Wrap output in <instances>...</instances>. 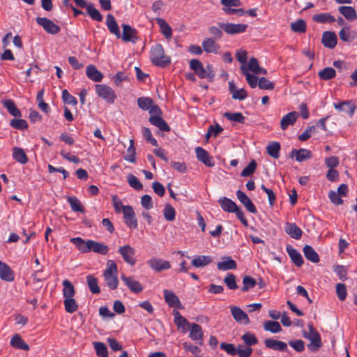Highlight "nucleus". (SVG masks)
<instances>
[{"label":"nucleus","mask_w":357,"mask_h":357,"mask_svg":"<svg viewBox=\"0 0 357 357\" xmlns=\"http://www.w3.org/2000/svg\"><path fill=\"white\" fill-rule=\"evenodd\" d=\"M236 196L239 202L245 207L248 211L253 214L257 213V210L256 206L245 192L238 190L236 192Z\"/></svg>","instance_id":"13"},{"label":"nucleus","mask_w":357,"mask_h":357,"mask_svg":"<svg viewBox=\"0 0 357 357\" xmlns=\"http://www.w3.org/2000/svg\"><path fill=\"white\" fill-rule=\"evenodd\" d=\"M93 347L96 350V354L99 357H107L108 351L106 345L100 342H93Z\"/></svg>","instance_id":"54"},{"label":"nucleus","mask_w":357,"mask_h":357,"mask_svg":"<svg viewBox=\"0 0 357 357\" xmlns=\"http://www.w3.org/2000/svg\"><path fill=\"white\" fill-rule=\"evenodd\" d=\"M135 148L134 145V140L132 139H130V146L127 149V153L124 156V159L127 161H129L132 163L136 162V158H135Z\"/></svg>","instance_id":"53"},{"label":"nucleus","mask_w":357,"mask_h":357,"mask_svg":"<svg viewBox=\"0 0 357 357\" xmlns=\"http://www.w3.org/2000/svg\"><path fill=\"white\" fill-rule=\"evenodd\" d=\"M65 310L68 313H73L78 309V304L73 297L66 298L63 301Z\"/></svg>","instance_id":"48"},{"label":"nucleus","mask_w":357,"mask_h":357,"mask_svg":"<svg viewBox=\"0 0 357 357\" xmlns=\"http://www.w3.org/2000/svg\"><path fill=\"white\" fill-rule=\"evenodd\" d=\"M258 86L260 89L273 90L275 85L266 77H261L259 79Z\"/></svg>","instance_id":"61"},{"label":"nucleus","mask_w":357,"mask_h":357,"mask_svg":"<svg viewBox=\"0 0 357 357\" xmlns=\"http://www.w3.org/2000/svg\"><path fill=\"white\" fill-rule=\"evenodd\" d=\"M123 33L121 38L124 42H131L135 43L138 40L137 36V30L128 24H123L122 25Z\"/></svg>","instance_id":"10"},{"label":"nucleus","mask_w":357,"mask_h":357,"mask_svg":"<svg viewBox=\"0 0 357 357\" xmlns=\"http://www.w3.org/2000/svg\"><path fill=\"white\" fill-rule=\"evenodd\" d=\"M291 29L295 33H305L306 31V22L303 19H299L290 24Z\"/></svg>","instance_id":"46"},{"label":"nucleus","mask_w":357,"mask_h":357,"mask_svg":"<svg viewBox=\"0 0 357 357\" xmlns=\"http://www.w3.org/2000/svg\"><path fill=\"white\" fill-rule=\"evenodd\" d=\"M105 281L110 289L114 290L117 288L119 281L116 274L114 275H105L103 274Z\"/></svg>","instance_id":"55"},{"label":"nucleus","mask_w":357,"mask_h":357,"mask_svg":"<svg viewBox=\"0 0 357 357\" xmlns=\"http://www.w3.org/2000/svg\"><path fill=\"white\" fill-rule=\"evenodd\" d=\"M68 202L69 203L71 209L74 212H80L84 213L85 210L84 206L82 205L80 201L76 197H68Z\"/></svg>","instance_id":"38"},{"label":"nucleus","mask_w":357,"mask_h":357,"mask_svg":"<svg viewBox=\"0 0 357 357\" xmlns=\"http://www.w3.org/2000/svg\"><path fill=\"white\" fill-rule=\"evenodd\" d=\"M119 253L122 256L123 260L131 266L135 264L136 260L133 257L135 250L129 245L121 246L119 248Z\"/></svg>","instance_id":"7"},{"label":"nucleus","mask_w":357,"mask_h":357,"mask_svg":"<svg viewBox=\"0 0 357 357\" xmlns=\"http://www.w3.org/2000/svg\"><path fill=\"white\" fill-rule=\"evenodd\" d=\"M123 218L126 225L130 228L136 229L137 227V220L131 206L128 205L123 208Z\"/></svg>","instance_id":"9"},{"label":"nucleus","mask_w":357,"mask_h":357,"mask_svg":"<svg viewBox=\"0 0 357 357\" xmlns=\"http://www.w3.org/2000/svg\"><path fill=\"white\" fill-rule=\"evenodd\" d=\"M106 25L110 33L114 35L116 38H121V31L119 25L112 14H108L106 17Z\"/></svg>","instance_id":"21"},{"label":"nucleus","mask_w":357,"mask_h":357,"mask_svg":"<svg viewBox=\"0 0 357 357\" xmlns=\"http://www.w3.org/2000/svg\"><path fill=\"white\" fill-rule=\"evenodd\" d=\"M214 39L211 38H206L202 42V47L204 51L207 53H216L218 47L215 45Z\"/></svg>","instance_id":"41"},{"label":"nucleus","mask_w":357,"mask_h":357,"mask_svg":"<svg viewBox=\"0 0 357 357\" xmlns=\"http://www.w3.org/2000/svg\"><path fill=\"white\" fill-rule=\"evenodd\" d=\"M190 68L200 79H207L208 74H206L205 68L199 60L197 59H191L190 61Z\"/></svg>","instance_id":"15"},{"label":"nucleus","mask_w":357,"mask_h":357,"mask_svg":"<svg viewBox=\"0 0 357 357\" xmlns=\"http://www.w3.org/2000/svg\"><path fill=\"white\" fill-rule=\"evenodd\" d=\"M70 241L82 253H88L93 251L96 253L105 255L109 251V247L107 245L98 241L93 240L85 241L81 237L72 238Z\"/></svg>","instance_id":"1"},{"label":"nucleus","mask_w":357,"mask_h":357,"mask_svg":"<svg viewBox=\"0 0 357 357\" xmlns=\"http://www.w3.org/2000/svg\"><path fill=\"white\" fill-rule=\"evenodd\" d=\"M147 264L151 269L158 273L171 268V264L169 261L155 257L148 260Z\"/></svg>","instance_id":"5"},{"label":"nucleus","mask_w":357,"mask_h":357,"mask_svg":"<svg viewBox=\"0 0 357 357\" xmlns=\"http://www.w3.org/2000/svg\"><path fill=\"white\" fill-rule=\"evenodd\" d=\"M289 156L290 158L295 157L298 162H303L305 160L310 159L312 158V153L310 151L305 149L298 150L293 149Z\"/></svg>","instance_id":"26"},{"label":"nucleus","mask_w":357,"mask_h":357,"mask_svg":"<svg viewBox=\"0 0 357 357\" xmlns=\"http://www.w3.org/2000/svg\"><path fill=\"white\" fill-rule=\"evenodd\" d=\"M10 345L15 349H22L24 351L29 350V346L22 340L21 336L15 334L10 340Z\"/></svg>","instance_id":"34"},{"label":"nucleus","mask_w":357,"mask_h":357,"mask_svg":"<svg viewBox=\"0 0 357 357\" xmlns=\"http://www.w3.org/2000/svg\"><path fill=\"white\" fill-rule=\"evenodd\" d=\"M86 75L91 80L100 82L103 78V74L93 65H89L86 68Z\"/></svg>","instance_id":"22"},{"label":"nucleus","mask_w":357,"mask_h":357,"mask_svg":"<svg viewBox=\"0 0 357 357\" xmlns=\"http://www.w3.org/2000/svg\"><path fill=\"white\" fill-rule=\"evenodd\" d=\"M36 22L38 25L41 26L47 33L55 35L61 30L59 26L47 17H38L36 18Z\"/></svg>","instance_id":"6"},{"label":"nucleus","mask_w":357,"mask_h":357,"mask_svg":"<svg viewBox=\"0 0 357 357\" xmlns=\"http://www.w3.org/2000/svg\"><path fill=\"white\" fill-rule=\"evenodd\" d=\"M313 20L319 23H333L335 17L329 13H319L313 16Z\"/></svg>","instance_id":"51"},{"label":"nucleus","mask_w":357,"mask_h":357,"mask_svg":"<svg viewBox=\"0 0 357 357\" xmlns=\"http://www.w3.org/2000/svg\"><path fill=\"white\" fill-rule=\"evenodd\" d=\"M303 253L305 258L312 263H318L319 261V257L312 246L305 245L303 248Z\"/></svg>","instance_id":"35"},{"label":"nucleus","mask_w":357,"mask_h":357,"mask_svg":"<svg viewBox=\"0 0 357 357\" xmlns=\"http://www.w3.org/2000/svg\"><path fill=\"white\" fill-rule=\"evenodd\" d=\"M153 104V100L149 97H139L137 99L138 107L143 110H148Z\"/></svg>","instance_id":"58"},{"label":"nucleus","mask_w":357,"mask_h":357,"mask_svg":"<svg viewBox=\"0 0 357 357\" xmlns=\"http://www.w3.org/2000/svg\"><path fill=\"white\" fill-rule=\"evenodd\" d=\"M2 105L10 114L15 117H21L22 113L20 110L16 107L15 102L11 99H6L1 101Z\"/></svg>","instance_id":"27"},{"label":"nucleus","mask_w":357,"mask_h":357,"mask_svg":"<svg viewBox=\"0 0 357 357\" xmlns=\"http://www.w3.org/2000/svg\"><path fill=\"white\" fill-rule=\"evenodd\" d=\"M257 168V162L255 160H251L249 164L242 170L241 176L248 177L251 176Z\"/></svg>","instance_id":"59"},{"label":"nucleus","mask_w":357,"mask_h":357,"mask_svg":"<svg viewBox=\"0 0 357 357\" xmlns=\"http://www.w3.org/2000/svg\"><path fill=\"white\" fill-rule=\"evenodd\" d=\"M299 116L298 112L296 111L291 112L284 116L280 121V128L282 130H287L289 126H293Z\"/></svg>","instance_id":"18"},{"label":"nucleus","mask_w":357,"mask_h":357,"mask_svg":"<svg viewBox=\"0 0 357 357\" xmlns=\"http://www.w3.org/2000/svg\"><path fill=\"white\" fill-rule=\"evenodd\" d=\"M241 71L243 75L246 77V80L250 85V86L252 89L255 88L258 85L259 79L256 75H251L248 72L247 68L242 66Z\"/></svg>","instance_id":"47"},{"label":"nucleus","mask_w":357,"mask_h":357,"mask_svg":"<svg viewBox=\"0 0 357 357\" xmlns=\"http://www.w3.org/2000/svg\"><path fill=\"white\" fill-rule=\"evenodd\" d=\"M62 99L63 102L68 105H76L77 104V99L70 95L66 89L62 91Z\"/></svg>","instance_id":"63"},{"label":"nucleus","mask_w":357,"mask_h":357,"mask_svg":"<svg viewBox=\"0 0 357 357\" xmlns=\"http://www.w3.org/2000/svg\"><path fill=\"white\" fill-rule=\"evenodd\" d=\"M308 340L310 341V343L307 344V349L312 352L317 351L322 346V342L321 340V335H318V336L308 337Z\"/></svg>","instance_id":"40"},{"label":"nucleus","mask_w":357,"mask_h":357,"mask_svg":"<svg viewBox=\"0 0 357 357\" xmlns=\"http://www.w3.org/2000/svg\"><path fill=\"white\" fill-rule=\"evenodd\" d=\"M287 252L291 261L296 266L301 267L303 264L304 261L301 255L291 245H288L287 246Z\"/></svg>","instance_id":"24"},{"label":"nucleus","mask_w":357,"mask_h":357,"mask_svg":"<svg viewBox=\"0 0 357 357\" xmlns=\"http://www.w3.org/2000/svg\"><path fill=\"white\" fill-rule=\"evenodd\" d=\"M149 122L158 127L161 131L169 132L170 127L166 123V121L160 116H151L149 118Z\"/></svg>","instance_id":"31"},{"label":"nucleus","mask_w":357,"mask_h":357,"mask_svg":"<svg viewBox=\"0 0 357 357\" xmlns=\"http://www.w3.org/2000/svg\"><path fill=\"white\" fill-rule=\"evenodd\" d=\"M157 23L160 26L162 33L166 38L170 39L172 35V30L171 26L162 18L156 19Z\"/></svg>","instance_id":"39"},{"label":"nucleus","mask_w":357,"mask_h":357,"mask_svg":"<svg viewBox=\"0 0 357 357\" xmlns=\"http://www.w3.org/2000/svg\"><path fill=\"white\" fill-rule=\"evenodd\" d=\"M13 158L22 165H24L28 162V158L24 149L20 147H14L13 149Z\"/></svg>","instance_id":"36"},{"label":"nucleus","mask_w":357,"mask_h":357,"mask_svg":"<svg viewBox=\"0 0 357 357\" xmlns=\"http://www.w3.org/2000/svg\"><path fill=\"white\" fill-rule=\"evenodd\" d=\"M87 14L91 17L93 20L97 22H102L103 17L98 9H96L93 3H89L86 8Z\"/></svg>","instance_id":"37"},{"label":"nucleus","mask_w":357,"mask_h":357,"mask_svg":"<svg viewBox=\"0 0 357 357\" xmlns=\"http://www.w3.org/2000/svg\"><path fill=\"white\" fill-rule=\"evenodd\" d=\"M63 289V295L65 298L73 297L75 294V291L74 286L68 280H64L62 282Z\"/></svg>","instance_id":"44"},{"label":"nucleus","mask_w":357,"mask_h":357,"mask_svg":"<svg viewBox=\"0 0 357 357\" xmlns=\"http://www.w3.org/2000/svg\"><path fill=\"white\" fill-rule=\"evenodd\" d=\"M86 282L89 288L91 293L99 294L100 291V287L98 284L97 279L93 275H89L86 277Z\"/></svg>","instance_id":"50"},{"label":"nucleus","mask_w":357,"mask_h":357,"mask_svg":"<svg viewBox=\"0 0 357 357\" xmlns=\"http://www.w3.org/2000/svg\"><path fill=\"white\" fill-rule=\"evenodd\" d=\"M164 298L165 302L171 307H176L178 309H183V307L178 297L172 291L165 289Z\"/></svg>","instance_id":"14"},{"label":"nucleus","mask_w":357,"mask_h":357,"mask_svg":"<svg viewBox=\"0 0 357 357\" xmlns=\"http://www.w3.org/2000/svg\"><path fill=\"white\" fill-rule=\"evenodd\" d=\"M231 313L234 319L240 324H244L245 325L250 324V319L248 314L239 307L231 306Z\"/></svg>","instance_id":"11"},{"label":"nucleus","mask_w":357,"mask_h":357,"mask_svg":"<svg viewBox=\"0 0 357 357\" xmlns=\"http://www.w3.org/2000/svg\"><path fill=\"white\" fill-rule=\"evenodd\" d=\"M121 279L125 282L126 286L130 291L134 293H139L142 291L143 287L139 282L135 280L132 277H127L125 275H121Z\"/></svg>","instance_id":"20"},{"label":"nucleus","mask_w":357,"mask_h":357,"mask_svg":"<svg viewBox=\"0 0 357 357\" xmlns=\"http://www.w3.org/2000/svg\"><path fill=\"white\" fill-rule=\"evenodd\" d=\"M96 91L98 97L105 100L107 103L113 104L116 98L114 91L106 84H96Z\"/></svg>","instance_id":"3"},{"label":"nucleus","mask_w":357,"mask_h":357,"mask_svg":"<svg viewBox=\"0 0 357 357\" xmlns=\"http://www.w3.org/2000/svg\"><path fill=\"white\" fill-rule=\"evenodd\" d=\"M152 63L159 67H165L170 63V58L165 54L163 47L160 44H156L152 47L150 54Z\"/></svg>","instance_id":"2"},{"label":"nucleus","mask_w":357,"mask_h":357,"mask_svg":"<svg viewBox=\"0 0 357 357\" xmlns=\"http://www.w3.org/2000/svg\"><path fill=\"white\" fill-rule=\"evenodd\" d=\"M318 75L321 79L329 80L334 78L336 75L335 70L331 67H326L319 70Z\"/></svg>","instance_id":"45"},{"label":"nucleus","mask_w":357,"mask_h":357,"mask_svg":"<svg viewBox=\"0 0 357 357\" xmlns=\"http://www.w3.org/2000/svg\"><path fill=\"white\" fill-rule=\"evenodd\" d=\"M222 261L217 264V267L221 271L234 270L237 267L236 262L230 257H225Z\"/></svg>","instance_id":"28"},{"label":"nucleus","mask_w":357,"mask_h":357,"mask_svg":"<svg viewBox=\"0 0 357 357\" xmlns=\"http://www.w3.org/2000/svg\"><path fill=\"white\" fill-rule=\"evenodd\" d=\"M224 282L229 289L234 290L238 288V285L236 282V276L231 273H228L227 274L224 279Z\"/></svg>","instance_id":"60"},{"label":"nucleus","mask_w":357,"mask_h":357,"mask_svg":"<svg viewBox=\"0 0 357 357\" xmlns=\"http://www.w3.org/2000/svg\"><path fill=\"white\" fill-rule=\"evenodd\" d=\"M337 36L332 31H324L321 38V43L324 47L333 49L337 45Z\"/></svg>","instance_id":"17"},{"label":"nucleus","mask_w":357,"mask_h":357,"mask_svg":"<svg viewBox=\"0 0 357 357\" xmlns=\"http://www.w3.org/2000/svg\"><path fill=\"white\" fill-rule=\"evenodd\" d=\"M218 202L222 208L226 212L234 213L236 210V204L231 199L225 197L219 199Z\"/></svg>","instance_id":"29"},{"label":"nucleus","mask_w":357,"mask_h":357,"mask_svg":"<svg viewBox=\"0 0 357 357\" xmlns=\"http://www.w3.org/2000/svg\"><path fill=\"white\" fill-rule=\"evenodd\" d=\"M264 344L266 347L275 351L282 352L288 351L287 344L282 341L268 338L264 340Z\"/></svg>","instance_id":"16"},{"label":"nucleus","mask_w":357,"mask_h":357,"mask_svg":"<svg viewBox=\"0 0 357 357\" xmlns=\"http://www.w3.org/2000/svg\"><path fill=\"white\" fill-rule=\"evenodd\" d=\"M0 278L1 280L12 282L14 280V273L6 263L0 261Z\"/></svg>","instance_id":"25"},{"label":"nucleus","mask_w":357,"mask_h":357,"mask_svg":"<svg viewBox=\"0 0 357 357\" xmlns=\"http://www.w3.org/2000/svg\"><path fill=\"white\" fill-rule=\"evenodd\" d=\"M338 11L349 21H354L357 19L356 12L351 6H340Z\"/></svg>","instance_id":"30"},{"label":"nucleus","mask_w":357,"mask_h":357,"mask_svg":"<svg viewBox=\"0 0 357 357\" xmlns=\"http://www.w3.org/2000/svg\"><path fill=\"white\" fill-rule=\"evenodd\" d=\"M189 331L190 338L192 340L197 342L199 345H202L204 339V332L202 326L197 324L192 323L190 325Z\"/></svg>","instance_id":"8"},{"label":"nucleus","mask_w":357,"mask_h":357,"mask_svg":"<svg viewBox=\"0 0 357 357\" xmlns=\"http://www.w3.org/2000/svg\"><path fill=\"white\" fill-rule=\"evenodd\" d=\"M241 339L243 340L244 343L250 347L258 343V340L255 334L250 332L243 334Z\"/></svg>","instance_id":"57"},{"label":"nucleus","mask_w":357,"mask_h":357,"mask_svg":"<svg viewBox=\"0 0 357 357\" xmlns=\"http://www.w3.org/2000/svg\"><path fill=\"white\" fill-rule=\"evenodd\" d=\"M242 282L243 287L241 288V291L243 292L248 291L250 289H253L257 284V280L250 275H245L243 278Z\"/></svg>","instance_id":"42"},{"label":"nucleus","mask_w":357,"mask_h":357,"mask_svg":"<svg viewBox=\"0 0 357 357\" xmlns=\"http://www.w3.org/2000/svg\"><path fill=\"white\" fill-rule=\"evenodd\" d=\"M127 181L130 186H131L136 190H141L143 188V185L139 181V179L132 174H130L128 176Z\"/></svg>","instance_id":"62"},{"label":"nucleus","mask_w":357,"mask_h":357,"mask_svg":"<svg viewBox=\"0 0 357 357\" xmlns=\"http://www.w3.org/2000/svg\"><path fill=\"white\" fill-rule=\"evenodd\" d=\"M264 329L273 333H276L282 331L279 322L274 321H266L264 323Z\"/></svg>","instance_id":"49"},{"label":"nucleus","mask_w":357,"mask_h":357,"mask_svg":"<svg viewBox=\"0 0 357 357\" xmlns=\"http://www.w3.org/2000/svg\"><path fill=\"white\" fill-rule=\"evenodd\" d=\"M163 215L166 220L167 221L172 222L174 220L176 216V211L171 204H165L163 210Z\"/></svg>","instance_id":"56"},{"label":"nucleus","mask_w":357,"mask_h":357,"mask_svg":"<svg viewBox=\"0 0 357 357\" xmlns=\"http://www.w3.org/2000/svg\"><path fill=\"white\" fill-rule=\"evenodd\" d=\"M195 153L197 155V159L204 163L207 167H213L215 165V162L209 153L202 147L195 148Z\"/></svg>","instance_id":"12"},{"label":"nucleus","mask_w":357,"mask_h":357,"mask_svg":"<svg viewBox=\"0 0 357 357\" xmlns=\"http://www.w3.org/2000/svg\"><path fill=\"white\" fill-rule=\"evenodd\" d=\"M212 261L211 256L199 255L192 259L191 264L195 268H202L208 265Z\"/></svg>","instance_id":"33"},{"label":"nucleus","mask_w":357,"mask_h":357,"mask_svg":"<svg viewBox=\"0 0 357 357\" xmlns=\"http://www.w3.org/2000/svg\"><path fill=\"white\" fill-rule=\"evenodd\" d=\"M218 25L223 31L229 35H235L245 32L248 24H234L229 22H220Z\"/></svg>","instance_id":"4"},{"label":"nucleus","mask_w":357,"mask_h":357,"mask_svg":"<svg viewBox=\"0 0 357 357\" xmlns=\"http://www.w3.org/2000/svg\"><path fill=\"white\" fill-rule=\"evenodd\" d=\"M285 232L294 239H300L302 236V230L296 223L287 222L284 227Z\"/></svg>","instance_id":"23"},{"label":"nucleus","mask_w":357,"mask_h":357,"mask_svg":"<svg viewBox=\"0 0 357 357\" xmlns=\"http://www.w3.org/2000/svg\"><path fill=\"white\" fill-rule=\"evenodd\" d=\"M174 323L177 326L178 328H181L183 333H185L187 331L186 327L189 326L191 324L188 322V321L183 317L179 312L174 311Z\"/></svg>","instance_id":"32"},{"label":"nucleus","mask_w":357,"mask_h":357,"mask_svg":"<svg viewBox=\"0 0 357 357\" xmlns=\"http://www.w3.org/2000/svg\"><path fill=\"white\" fill-rule=\"evenodd\" d=\"M222 28L215 26H212L208 29L209 34L212 36L214 40H220L222 37Z\"/></svg>","instance_id":"64"},{"label":"nucleus","mask_w":357,"mask_h":357,"mask_svg":"<svg viewBox=\"0 0 357 357\" xmlns=\"http://www.w3.org/2000/svg\"><path fill=\"white\" fill-rule=\"evenodd\" d=\"M334 107L340 112L347 113L350 116L354 114L356 107L351 100L342 101L339 103H334Z\"/></svg>","instance_id":"19"},{"label":"nucleus","mask_w":357,"mask_h":357,"mask_svg":"<svg viewBox=\"0 0 357 357\" xmlns=\"http://www.w3.org/2000/svg\"><path fill=\"white\" fill-rule=\"evenodd\" d=\"M224 116L229 121H235L242 124L245 123V116L241 112L232 113L227 112L224 114Z\"/></svg>","instance_id":"52"},{"label":"nucleus","mask_w":357,"mask_h":357,"mask_svg":"<svg viewBox=\"0 0 357 357\" xmlns=\"http://www.w3.org/2000/svg\"><path fill=\"white\" fill-rule=\"evenodd\" d=\"M280 144L277 142L270 143L266 147L268 154L275 159H278L280 156Z\"/></svg>","instance_id":"43"}]
</instances>
